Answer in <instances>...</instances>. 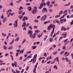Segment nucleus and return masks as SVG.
Instances as JSON below:
<instances>
[{
	"label": "nucleus",
	"instance_id": "2eb2a0df",
	"mask_svg": "<svg viewBox=\"0 0 73 73\" xmlns=\"http://www.w3.org/2000/svg\"><path fill=\"white\" fill-rule=\"evenodd\" d=\"M37 48V46H33L31 47V48L32 49L34 50L36 48Z\"/></svg>",
	"mask_w": 73,
	"mask_h": 73
},
{
	"label": "nucleus",
	"instance_id": "3c124183",
	"mask_svg": "<svg viewBox=\"0 0 73 73\" xmlns=\"http://www.w3.org/2000/svg\"><path fill=\"white\" fill-rule=\"evenodd\" d=\"M63 37L62 36L60 37L59 38V41H60V40H61L62 39V38H63Z\"/></svg>",
	"mask_w": 73,
	"mask_h": 73
},
{
	"label": "nucleus",
	"instance_id": "69168bd1",
	"mask_svg": "<svg viewBox=\"0 0 73 73\" xmlns=\"http://www.w3.org/2000/svg\"><path fill=\"white\" fill-rule=\"evenodd\" d=\"M42 35H39L38 36V37H41V36H42Z\"/></svg>",
	"mask_w": 73,
	"mask_h": 73
},
{
	"label": "nucleus",
	"instance_id": "c03bdc74",
	"mask_svg": "<svg viewBox=\"0 0 73 73\" xmlns=\"http://www.w3.org/2000/svg\"><path fill=\"white\" fill-rule=\"evenodd\" d=\"M68 40V39H65L64 41H63V42H67Z\"/></svg>",
	"mask_w": 73,
	"mask_h": 73
},
{
	"label": "nucleus",
	"instance_id": "7ed1b4c3",
	"mask_svg": "<svg viewBox=\"0 0 73 73\" xmlns=\"http://www.w3.org/2000/svg\"><path fill=\"white\" fill-rule=\"evenodd\" d=\"M18 20H17L15 21V23H14L13 25H14V28H16V27H17V24L18 23H17V21Z\"/></svg>",
	"mask_w": 73,
	"mask_h": 73
},
{
	"label": "nucleus",
	"instance_id": "20e7f679",
	"mask_svg": "<svg viewBox=\"0 0 73 73\" xmlns=\"http://www.w3.org/2000/svg\"><path fill=\"white\" fill-rule=\"evenodd\" d=\"M42 11L43 13H44V12H45L46 13L48 12V10H47V9H46V8L45 7H44L43 8Z\"/></svg>",
	"mask_w": 73,
	"mask_h": 73
},
{
	"label": "nucleus",
	"instance_id": "7c9ffc66",
	"mask_svg": "<svg viewBox=\"0 0 73 73\" xmlns=\"http://www.w3.org/2000/svg\"><path fill=\"white\" fill-rule=\"evenodd\" d=\"M48 6L49 8H51L53 7V5L50 4Z\"/></svg>",
	"mask_w": 73,
	"mask_h": 73
},
{
	"label": "nucleus",
	"instance_id": "6e6d98bb",
	"mask_svg": "<svg viewBox=\"0 0 73 73\" xmlns=\"http://www.w3.org/2000/svg\"><path fill=\"white\" fill-rule=\"evenodd\" d=\"M10 5L11 6H13V2H11L10 3Z\"/></svg>",
	"mask_w": 73,
	"mask_h": 73
},
{
	"label": "nucleus",
	"instance_id": "dca6fc26",
	"mask_svg": "<svg viewBox=\"0 0 73 73\" xmlns=\"http://www.w3.org/2000/svg\"><path fill=\"white\" fill-rule=\"evenodd\" d=\"M51 25H50L48 27H47L48 30H50Z\"/></svg>",
	"mask_w": 73,
	"mask_h": 73
},
{
	"label": "nucleus",
	"instance_id": "1a4fd4ad",
	"mask_svg": "<svg viewBox=\"0 0 73 73\" xmlns=\"http://www.w3.org/2000/svg\"><path fill=\"white\" fill-rule=\"evenodd\" d=\"M11 64L13 67H14V66H15V67H16L17 65V63L16 62H15L14 64L13 63H12Z\"/></svg>",
	"mask_w": 73,
	"mask_h": 73
},
{
	"label": "nucleus",
	"instance_id": "c85d7f7f",
	"mask_svg": "<svg viewBox=\"0 0 73 73\" xmlns=\"http://www.w3.org/2000/svg\"><path fill=\"white\" fill-rule=\"evenodd\" d=\"M20 39V38L19 37H17V38H16L15 40V41H19V40Z\"/></svg>",
	"mask_w": 73,
	"mask_h": 73
},
{
	"label": "nucleus",
	"instance_id": "39448f33",
	"mask_svg": "<svg viewBox=\"0 0 73 73\" xmlns=\"http://www.w3.org/2000/svg\"><path fill=\"white\" fill-rule=\"evenodd\" d=\"M32 34H33V32L31 30H28V35H29V36L32 35Z\"/></svg>",
	"mask_w": 73,
	"mask_h": 73
},
{
	"label": "nucleus",
	"instance_id": "e433bc0d",
	"mask_svg": "<svg viewBox=\"0 0 73 73\" xmlns=\"http://www.w3.org/2000/svg\"><path fill=\"white\" fill-rule=\"evenodd\" d=\"M23 52H24V50H21L20 51L19 53H22V54H23Z\"/></svg>",
	"mask_w": 73,
	"mask_h": 73
},
{
	"label": "nucleus",
	"instance_id": "4d7b16f0",
	"mask_svg": "<svg viewBox=\"0 0 73 73\" xmlns=\"http://www.w3.org/2000/svg\"><path fill=\"white\" fill-rule=\"evenodd\" d=\"M4 16L3 15V14L2 15V16H1V18L2 19H4Z\"/></svg>",
	"mask_w": 73,
	"mask_h": 73
},
{
	"label": "nucleus",
	"instance_id": "ddd939ff",
	"mask_svg": "<svg viewBox=\"0 0 73 73\" xmlns=\"http://www.w3.org/2000/svg\"><path fill=\"white\" fill-rule=\"evenodd\" d=\"M26 22L25 21L22 24V27H25L26 25Z\"/></svg>",
	"mask_w": 73,
	"mask_h": 73
},
{
	"label": "nucleus",
	"instance_id": "f03ea898",
	"mask_svg": "<svg viewBox=\"0 0 73 73\" xmlns=\"http://www.w3.org/2000/svg\"><path fill=\"white\" fill-rule=\"evenodd\" d=\"M46 17H47V16L46 15H44V16L42 17L41 18V21H42V20H45L46 19Z\"/></svg>",
	"mask_w": 73,
	"mask_h": 73
},
{
	"label": "nucleus",
	"instance_id": "bb28decb",
	"mask_svg": "<svg viewBox=\"0 0 73 73\" xmlns=\"http://www.w3.org/2000/svg\"><path fill=\"white\" fill-rule=\"evenodd\" d=\"M63 13V11H61L58 13V15H61V14H62Z\"/></svg>",
	"mask_w": 73,
	"mask_h": 73
},
{
	"label": "nucleus",
	"instance_id": "603ef678",
	"mask_svg": "<svg viewBox=\"0 0 73 73\" xmlns=\"http://www.w3.org/2000/svg\"><path fill=\"white\" fill-rule=\"evenodd\" d=\"M16 73H20V71H18L17 70H16Z\"/></svg>",
	"mask_w": 73,
	"mask_h": 73
},
{
	"label": "nucleus",
	"instance_id": "aec40b11",
	"mask_svg": "<svg viewBox=\"0 0 73 73\" xmlns=\"http://www.w3.org/2000/svg\"><path fill=\"white\" fill-rule=\"evenodd\" d=\"M23 13V11L22 10L19 11L18 12V13L19 15H21Z\"/></svg>",
	"mask_w": 73,
	"mask_h": 73
},
{
	"label": "nucleus",
	"instance_id": "37998d69",
	"mask_svg": "<svg viewBox=\"0 0 73 73\" xmlns=\"http://www.w3.org/2000/svg\"><path fill=\"white\" fill-rule=\"evenodd\" d=\"M3 48L4 49H5V50H6L7 49V47H6L5 46H3Z\"/></svg>",
	"mask_w": 73,
	"mask_h": 73
},
{
	"label": "nucleus",
	"instance_id": "6e6552de",
	"mask_svg": "<svg viewBox=\"0 0 73 73\" xmlns=\"http://www.w3.org/2000/svg\"><path fill=\"white\" fill-rule=\"evenodd\" d=\"M28 20V17H24L22 19V20L23 21H25V20Z\"/></svg>",
	"mask_w": 73,
	"mask_h": 73
},
{
	"label": "nucleus",
	"instance_id": "a19ab883",
	"mask_svg": "<svg viewBox=\"0 0 73 73\" xmlns=\"http://www.w3.org/2000/svg\"><path fill=\"white\" fill-rule=\"evenodd\" d=\"M37 28H38V27L37 26L35 25L34 26V29H37Z\"/></svg>",
	"mask_w": 73,
	"mask_h": 73
},
{
	"label": "nucleus",
	"instance_id": "09e8293b",
	"mask_svg": "<svg viewBox=\"0 0 73 73\" xmlns=\"http://www.w3.org/2000/svg\"><path fill=\"white\" fill-rule=\"evenodd\" d=\"M34 21L35 22V23H38V20H34Z\"/></svg>",
	"mask_w": 73,
	"mask_h": 73
},
{
	"label": "nucleus",
	"instance_id": "2f4dec72",
	"mask_svg": "<svg viewBox=\"0 0 73 73\" xmlns=\"http://www.w3.org/2000/svg\"><path fill=\"white\" fill-rule=\"evenodd\" d=\"M13 48V46H9V48H8V49H11Z\"/></svg>",
	"mask_w": 73,
	"mask_h": 73
},
{
	"label": "nucleus",
	"instance_id": "58836bf2",
	"mask_svg": "<svg viewBox=\"0 0 73 73\" xmlns=\"http://www.w3.org/2000/svg\"><path fill=\"white\" fill-rule=\"evenodd\" d=\"M56 23H57L58 24H60V21L58 20H56Z\"/></svg>",
	"mask_w": 73,
	"mask_h": 73
},
{
	"label": "nucleus",
	"instance_id": "6ab92c4d",
	"mask_svg": "<svg viewBox=\"0 0 73 73\" xmlns=\"http://www.w3.org/2000/svg\"><path fill=\"white\" fill-rule=\"evenodd\" d=\"M2 35L3 37H5L7 36V34H4L3 33H2Z\"/></svg>",
	"mask_w": 73,
	"mask_h": 73
},
{
	"label": "nucleus",
	"instance_id": "a18cd8bd",
	"mask_svg": "<svg viewBox=\"0 0 73 73\" xmlns=\"http://www.w3.org/2000/svg\"><path fill=\"white\" fill-rule=\"evenodd\" d=\"M44 56L45 57H47V54H46V53H44Z\"/></svg>",
	"mask_w": 73,
	"mask_h": 73
},
{
	"label": "nucleus",
	"instance_id": "9d476101",
	"mask_svg": "<svg viewBox=\"0 0 73 73\" xmlns=\"http://www.w3.org/2000/svg\"><path fill=\"white\" fill-rule=\"evenodd\" d=\"M67 35V33H64V34H62L61 35V36H63V38H65V37H66V35Z\"/></svg>",
	"mask_w": 73,
	"mask_h": 73
},
{
	"label": "nucleus",
	"instance_id": "473e14b6",
	"mask_svg": "<svg viewBox=\"0 0 73 73\" xmlns=\"http://www.w3.org/2000/svg\"><path fill=\"white\" fill-rule=\"evenodd\" d=\"M7 20V18H5L3 19V23H5V21H6Z\"/></svg>",
	"mask_w": 73,
	"mask_h": 73
},
{
	"label": "nucleus",
	"instance_id": "f3484780",
	"mask_svg": "<svg viewBox=\"0 0 73 73\" xmlns=\"http://www.w3.org/2000/svg\"><path fill=\"white\" fill-rule=\"evenodd\" d=\"M37 54H35L33 58L35 59L36 60V58H37Z\"/></svg>",
	"mask_w": 73,
	"mask_h": 73
},
{
	"label": "nucleus",
	"instance_id": "4c0bfd02",
	"mask_svg": "<svg viewBox=\"0 0 73 73\" xmlns=\"http://www.w3.org/2000/svg\"><path fill=\"white\" fill-rule=\"evenodd\" d=\"M23 9V8L22 6H21L19 7V10H21V9Z\"/></svg>",
	"mask_w": 73,
	"mask_h": 73
},
{
	"label": "nucleus",
	"instance_id": "0e129e2a",
	"mask_svg": "<svg viewBox=\"0 0 73 73\" xmlns=\"http://www.w3.org/2000/svg\"><path fill=\"white\" fill-rule=\"evenodd\" d=\"M63 21H64V22H65L66 21V19H63Z\"/></svg>",
	"mask_w": 73,
	"mask_h": 73
},
{
	"label": "nucleus",
	"instance_id": "8fccbe9b",
	"mask_svg": "<svg viewBox=\"0 0 73 73\" xmlns=\"http://www.w3.org/2000/svg\"><path fill=\"white\" fill-rule=\"evenodd\" d=\"M23 29L24 31H25L27 29V28L25 27L23 28Z\"/></svg>",
	"mask_w": 73,
	"mask_h": 73
},
{
	"label": "nucleus",
	"instance_id": "4be33fe9",
	"mask_svg": "<svg viewBox=\"0 0 73 73\" xmlns=\"http://www.w3.org/2000/svg\"><path fill=\"white\" fill-rule=\"evenodd\" d=\"M48 11L49 12H50L51 13H52V12H53V9H48Z\"/></svg>",
	"mask_w": 73,
	"mask_h": 73
},
{
	"label": "nucleus",
	"instance_id": "f8f14e48",
	"mask_svg": "<svg viewBox=\"0 0 73 73\" xmlns=\"http://www.w3.org/2000/svg\"><path fill=\"white\" fill-rule=\"evenodd\" d=\"M68 15V13H66L64 15L62 16L59 19H62V18H64V16H67Z\"/></svg>",
	"mask_w": 73,
	"mask_h": 73
},
{
	"label": "nucleus",
	"instance_id": "393cba45",
	"mask_svg": "<svg viewBox=\"0 0 73 73\" xmlns=\"http://www.w3.org/2000/svg\"><path fill=\"white\" fill-rule=\"evenodd\" d=\"M47 6H49V5L50 4V1H48L47 2Z\"/></svg>",
	"mask_w": 73,
	"mask_h": 73
},
{
	"label": "nucleus",
	"instance_id": "680f3d73",
	"mask_svg": "<svg viewBox=\"0 0 73 73\" xmlns=\"http://www.w3.org/2000/svg\"><path fill=\"white\" fill-rule=\"evenodd\" d=\"M65 48H66L65 46H63V49L64 50V49H65Z\"/></svg>",
	"mask_w": 73,
	"mask_h": 73
},
{
	"label": "nucleus",
	"instance_id": "c9c22d12",
	"mask_svg": "<svg viewBox=\"0 0 73 73\" xmlns=\"http://www.w3.org/2000/svg\"><path fill=\"white\" fill-rule=\"evenodd\" d=\"M53 39L52 38H50L49 40V41L50 42H52V41H53Z\"/></svg>",
	"mask_w": 73,
	"mask_h": 73
},
{
	"label": "nucleus",
	"instance_id": "423d86ee",
	"mask_svg": "<svg viewBox=\"0 0 73 73\" xmlns=\"http://www.w3.org/2000/svg\"><path fill=\"white\" fill-rule=\"evenodd\" d=\"M63 30H64V31H66L67 30L66 28H65L64 27H62L61 29V31H62Z\"/></svg>",
	"mask_w": 73,
	"mask_h": 73
},
{
	"label": "nucleus",
	"instance_id": "b1692460",
	"mask_svg": "<svg viewBox=\"0 0 73 73\" xmlns=\"http://www.w3.org/2000/svg\"><path fill=\"white\" fill-rule=\"evenodd\" d=\"M70 4V3H69L68 4H66L64 5L65 7H68V6H69Z\"/></svg>",
	"mask_w": 73,
	"mask_h": 73
},
{
	"label": "nucleus",
	"instance_id": "5701e85b",
	"mask_svg": "<svg viewBox=\"0 0 73 73\" xmlns=\"http://www.w3.org/2000/svg\"><path fill=\"white\" fill-rule=\"evenodd\" d=\"M58 54V51H56L53 53V55H57Z\"/></svg>",
	"mask_w": 73,
	"mask_h": 73
},
{
	"label": "nucleus",
	"instance_id": "13d9d810",
	"mask_svg": "<svg viewBox=\"0 0 73 73\" xmlns=\"http://www.w3.org/2000/svg\"><path fill=\"white\" fill-rule=\"evenodd\" d=\"M29 29H31V30H32V27L31 26H29Z\"/></svg>",
	"mask_w": 73,
	"mask_h": 73
},
{
	"label": "nucleus",
	"instance_id": "9b49d317",
	"mask_svg": "<svg viewBox=\"0 0 73 73\" xmlns=\"http://www.w3.org/2000/svg\"><path fill=\"white\" fill-rule=\"evenodd\" d=\"M37 12V10L33 9L32 11V13L33 14H36Z\"/></svg>",
	"mask_w": 73,
	"mask_h": 73
},
{
	"label": "nucleus",
	"instance_id": "de8ad7c7",
	"mask_svg": "<svg viewBox=\"0 0 73 73\" xmlns=\"http://www.w3.org/2000/svg\"><path fill=\"white\" fill-rule=\"evenodd\" d=\"M36 60H35V59H33V63H35V62H36Z\"/></svg>",
	"mask_w": 73,
	"mask_h": 73
},
{
	"label": "nucleus",
	"instance_id": "f704fd0d",
	"mask_svg": "<svg viewBox=\"0 0 73 73\" xmlns=\"http://www.w3.org/2000/svg\"><path fill=\"white\" fill-rule=\"evenodd\" d=\"M53 33H54V31H52L51 32V34H50V37H52V36L53 34Z\"/></svg>",
	"mask_w": 73,
	"mask_h": 73
},
{
	"label": "nucleus",
	"instance_id": "49530a36",
	"mask_svg": "<svg viewBox=\"0 0 73 73\" xmlns=\"http://www.w3.org/2000/svg\"><path fill=\"white\" fill-rule=\"evenodd\" d=\"M63 21H64V20H63V19H62L60 20V21L61 23H64L63 22Z\"/></svg>",
	"mask_w": 73,
	"mask_h": 73
},
{
	"label": "nucleus",
	"instance_id": "c756f323",
	"mask_svg": "<svg viewBox=\"0 0 73 73\" xmlns=\"http://www.w3.org/2000/svg\"><path fill=\"white\" fill-rule=\"evenodd\" d=\"M31 52H32V51H31V50H29L26 53V54H28V53H31Z\"/></svg>",
	"mask_w": 73,
	"mask_h": 73
},
{
	"label": "nucleus",
	"instance_id": "412c9836",
	"mask_svg": "<svg viewBox=\"0 0 73 73\" xmlns=\"http://www.w3.org/2000/svg\"><path fill=\"white\" fill-rule=\"evenodd\" d=\"M35 33H39V32H40V31L38 30H36L35 31Z\"/></svg>",
	"mask_w": 73,
	"mask_h": 73
},
{
	"label": "nucleus",
	"instance_id": "a211bd4d",
	"mask_svg": "<svg viewBox=\"0 0 73 73\" xmlns=\"http://www.w3.org/2000/svg\"><path fill=\"white\" fill-rule=\"evenodd\" d=\"M27 8L29 11H31L32 10V8H31V7L30 6H29L27 7Z\"/></svg>",
	"mask_w": 73,
	"mask_h": 73
},
{
	"label": "nucleus",
	"instance_id": "052dcab7",
	"mask_svg": "<svg viewBox=\"0 0 73 73\" xmlns=\"http://www.w3.org/2000/svg\"><path fill=\"white\" fill-rule=\"evenodd\" d=\"M36 70V68H34V69L33 70V72H35Z\"/></svg>",
	"mask_w": 73,
	"mask_h": 73
},
{
	"label": "nucleus",
	"instance_id": "f257e3e1",
	"mask_svg": "<svg viewBox=\"0 0 73 73\" xmlns=\"http://www.w3.org/2000/svg\"><path fill=\"white\" fill-rule=\"evenodd\" d=\"M36 34L35 33L33 34L32 35H29L30 38H35L36 37Z\"/></svg>",
	"mask_w": 73,
	"mask_h": 73
},
{
	"label": "nucleus",
	"instance_id": "5fc2aeb1",
	"mask_svg": "<svg viewBox=\"0 0 73 73\" xmlns=\"http://www.w3.org/2000/svg\"><path fill=\"white\" fill-rule=\"evenodd\" d=\"M58 17H60V15H57L55 16V18H57Z\"/></svg>",
	"mask_w": 73,
	"mask_h": 73
},
{
	"label": "nucleus",
	"instance_id": "cd10ccee",
	"mask_svg": "<svg viewBox=\"0 0 73 73\" xmlns=\"http://www.w3.org/2000/svg\"><path fill=\"white\" fill-rule=\"evenodd\" d=\"M67 12H68V10L66 9L63 12V14H65V13H67Z\"/></svg>",
	"mask_w": 73,
	"mask_h": 73
},
{
	"label": "nucleus",
	"instance_id": "79ce46f5",
	"mask_svg": "<svg viewBox=\"0 0 73 73\" xmlns=\"http://www.w3.org/2000/svg\"><path fill=\"white\" fill-rule=\"evenodd\" d=\"M26 41V39H25L23 40V42L22 43V44H24V42Z\"/></svg>",
	"mask_w": 73,
	"mask_h": 73
},
{
	"label": "nucleus",
	"instance_id": "e2e57ef3",
	"mask_svg": "<svg viewBox=\"0 0 73 73\" xmlns=\"http://www.w3.org/2000/svg\"><path fill=\"white\" fill-rule=\"evenodd\" d=\"M54 68H55L56 69H57V67L56 65H55L54 66Z\"/></svg>",
	"mask_w": 73,
	"mask_h": 73
},
{
	"label": "nucleus",
	"instance_id": "864d4df0",
	"mask_svg": "<svg viewBox=\"0 0 73 73\" xmlns=\"http://www.w3.org/2000/svg\"><path fill=\"white\" fill-rule=\"evenodd\" d=\"M12 9H10L9 10H8L7 11V12H11Z\"/></svg>",
	"mask_w": 73,
	"mask_h": 73
},
{
	"label": "nucleus",
	"instance_id": "0eeeda50",
	"mask_svg": "<svg viewBox=\"0 0 73 73\" xmlns=\"http://www.w3.org/2000/svg\"><path fill=\"white\" fill-rule=\"evenodd\" d=\"M51 28H53V30H52V31H54V29L55 28V25H53L52 24H51Z\"/></svg>",
	"mask_w": 73,
	"mask_h": 73
},
{
	"label": "nucleus",
	"instance_id": "338daca9",
	"mask_svg": "<svg viewBox=\"0 0 73 73\" xmlns=\"http://www.w3.org/2000/svg\"><path fill=\"white\" fill-rule=\"evenodd\" d=\"M53 48H55L56 46V44H54L53 45Z\"/></svg>",
	"mask_w": 73,
	"mask_h": 73
},
{
	"label": "nucleus",
	"instance_id": "ea45409f",
	"mask_svg": "<svg viewBox=\"0 0 73 73\" xmlns=\"http://www.w3.org/2000/svg\"><path fill=\"white\" fill-rule=\"evenodd\" d=\"M64 51H63L61 52L60 53V54H61V55H62V54H63V53H64Z\"/></svg>",
	"mask_w": 73,
	"mask_h": 73
},
{
	"label": "nucleus",
	"instance_id": "774afa93",
	"mask_svg": "<svg viewBox=\"0 0 73 73\" xmlns=\"http://www.w3.org/2000/svg\"><path fill=\"white\" fill-rule=\"evenodd\" d=\"M29 69V66H28L27 67V68L26 69V70H28Z\"/></svg>",
	"mask_w": 73,
	"mask_h": 73
},
{
	"label": "nucleus",
	"instance_id": "72a5a7b5",
	"mask_svg": "<svg viewBox=\"0 0 73 73\" xmlns=\"http://www.w3.org/2000/svg\"><path fill=\"white\" fill-rule=\"evenodd\" d=\"M55 3H56V1H51V3L52 4H54Z\"/></svg>",
	"mask_w": 73,
	"mask_h": 73
},
{
	"label": "nucleus",
	"instance_id": "bf43d9fd",
	"mask_svg": "<svg viewBox=\"0 0 73 73\" xmlns=\"http://www.w3.org/2000/svg\"><path fill=\"white\" fill-rule=\"evenodd\" d=\"M26 5H31V3H27L26 4Z\"/></svg>",
	"mask_w": 73,
	"mask_h": 73
},
{
	"label": "nucleus",
	"instance_id": "a878e982",
	"mask_svg": "<svg viewBox=\"0 0 73 73\" xmlns=\"http://www.w3.org/2000/svg\"><path fill=\"white\" fill-rule=\"evenodd\" d=\"M32 58V56H27L26 58L27 59H29V58Z\"/></svg>",
	"mask_w": 73,
	"mask_h": 73
},
{
	"label": "nucleus",
	"instance_id": "4468645a",
	"mask_svg": "<svg viewBox=\"0 0 73 73\" xmlns=\"http://www.w3.org/2000/svg\"><path fill=\"white\" fill-rule=\"evenodd\" d=\"M66 61H67V62H70L69 63V64H70V60H69V59H68V58L67 57L66 58Z\"/></svg>",
	"mask_w": 73,
	"mask_h": 73
}]
</instances>
